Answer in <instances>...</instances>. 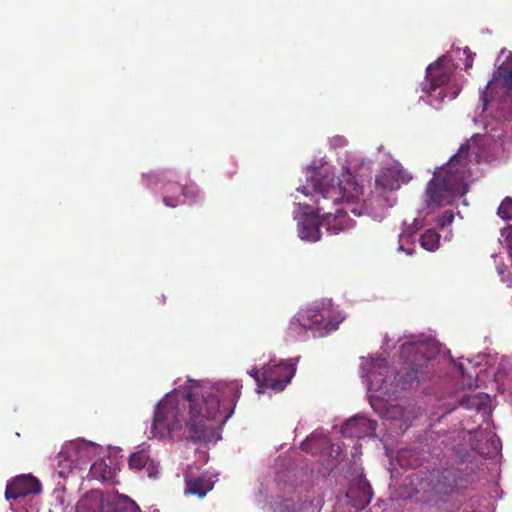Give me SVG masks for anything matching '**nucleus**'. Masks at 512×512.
<instances>
[{"mask_svg": "<svg viewBox=\"0 0 512 512\" xmlns=\"http://www.w3.org/2000/svg\"><path fill=\"white\" fill-rule=\"evenodd\" d=\"M155 405L149 438H185L216 443L241 396L239 380L211 381L187 378Z\"/></svg>", "mask_w": 512, "mask_h": 512, "instance_id": "nucleus-1", "label": "nucleus"}, {"mask_svg": "<svg viewBox=\"0 0 512 512\" xmlns=\"http://www.w3.org/2000/svg\"><path fill=\"white\" fill-rule=\"evenodd\" d=\"M512 119V53L500 66L480 93L472 121L486 130L475 133L462 144L449 161L437 168L425 190L427 209L435 210L452 204L468 192L467 180L472 176L470 165L486 159L482 146L490 142L504 143L503 125Z\"/></svg>", "mask_w": 512, "mask_h": 512, "instance_id": "nucleus-2", "label": "nucleus"}, {"mask_svg": "<svg viewBox=\"0 0 512 512\" xmlns=\"http://www.w3.org/2000/svg\"><path fill=\"white\" fill-rule=\"evenodd\" d=\"M441 351V345L424 334L405 337L400 347V367L391 370L383 357H362L361 378L367 386L372 409L382 418L398 422L404 431L415 417L412 407L388 404L398 393L417 387L432 374L433 358Z\"/></svg>", "mask_w": 512, "mask_h": 512, "instance_id": "nucleus-3", "label": "nucleus"}, {"mask_svg": "<svg viewBox=\"0 0 512 512\" xmlns=\"http://www.w3.org/2000/svg\"><path fill=\"white\" fill-rule=\"evenodd\" d=\"M306 185L297 188L309 198V202L297 203L293 213L297 222V235L305 242L315 243L321 239L320 226L324 225L330 235L352 228L355 222L347 211L339 208L340 200L352 203L361 192L353 186L349 192L341 183L335 185L334 168L327 164L311 165L306 168Z\"/></svg>", "mask_w": 512, "mask_h": 512, "instance_id": "nucleus-4", "label": "nucleus"}, {"mask_svg": "<svg viewBox=\"0 0 512 512\" xmlns=\"http://www.w3.org/2000/svg\"><path fill=\"white\" fill-rule=\"evenodd\" d=\"M461 63L465 69L472 67L473 55L467 48L453 49L429 64L420 84V100L438 110L446 100L455 99L465 82L464 77L457 73Z\"/></svg>", "mask_w": 512, "mask_h": 512, "instance_id": "nucleus-5", "label": "nucleus"}, {"mask_svg": "<svg viewBox=\"0 0 512 512\" xmlns=\"http://www.w3.org/2000/svg\"><path fill=\"white\" fill-rule=\"evenodd\" d=\"M360 165H364V161L357 155L349 154L342 163L341 177L335 176V185L341 183L347 187L349 192L353 191V186H357L361 191L352 203H347L345 199H341L339 208L346 210L347 213L351 212L355 216L368 215L374 220L381 221L386 217L388 210L396 204L397 198L394 193L378 189L377 186L374 187L367 198H362L363 186L355 179V174L358 172Z\"/></svg>", "mask_w": 512, "mask_h": 512, "instance_id": "nucleus-6", "label": "nucleus"}, {"mask_svg": "<svg viewBox=\"0 0 512 512\" xmlns=\"http://www.w3.org/2000/svg\"><path fill=\"white\" fill-rule=\"evenodd\" d=\"M345 316L331 300H321L300 309L290 320L287 336L304 341L310 331L314 337H325L338 329Z\"/></svg>", "mask_w": 512, "mask_h": 512, "instance_id": "nucleus-7", "label": "nucleus"}, {"mask_svg": "<svg viewBox=\"0 0 512 512\" xmlns=\"http://www.w3.org/2000/svg\"><path fill=\"white\" fill-rule=\"evenodd\" d=\"M101 453L100 446L90 441L78 439L67 442L55 457V472L64 480L74 475L82 477L81 472Z\"/></svg>", "mask_w": 512, "mask_h": 512, "instance_id": "nucleus-8", "label": "nucleus"}, {"mask_svg": "<svg viewBox=\"0 0 512 512\" xmlns=\"http://www.w3.org/2000/svg\"><path fill=\"white\" fill-rule=\"evenodd\" d=\"M41 491V483L36 477L22 474L7 483L5 497L12 512H39L37 497Z\"/></svg>", "mask_w": 512, "mask_h": 512, "instance_id": "nucleus-9", "label": "nucleus"}, {"mask_svg": "<svg viewBox=\"0 0 512 512\" xmlns=\"http://www.w3.org/2000/svg\"><path fill=\"white\" fill-rule=\"evenodd\" d=\"M143 180L148 187L163 184V203L169 208H175L184 203H197L203 198L197 185L190 184L183 187L172 182L171 172L143 174Z\"/></svg>", "mask_w": 512, "mask_h": 512, "instance_id": "nucleus-10", "label": "nucleus"}, {"mask_svg": "<svg viewBox=\"0 0 512 512\" xmlns=\"http://www.w3.org/2000/svg\"><path fill=\"white\" fill-rule=\"evenodd\" d=\"M76 512H139V508L127 496L105 499L100 491L91 490L77 502Z\"/></svg>", "mask_w": 512, "mask_h": 512, "instance_id": "nucleus-11", "label": "nucleus"}, {"mask_svg": "<svg viewBox=\"0 0 512 512\" xmlns=\"http://www.w3.org/2000/svg\"><path fill=\"white\" fill-rule=\"evenodd\" d=\"M299 358L277 359L272 358L262 368V380L265 388L273 391H283L291 382L296 373V365Z\"/></svg>", "mask_w": 512, "mask_h": 512, "instance_id": "nucleus-12", "label": "nucleus"}, {"mask_svg": "<svg viewBox=\"0 0 512 512\" xmlns=\"http://www.w3.org/2000/svg\"><path fill=\"white\" fill-rule=\"evenodd\" d=\"M301 449L312 455H319L326 468H332L343 453L340 443H333L323 432L315 431L301 443Z\"/></svg>", "mask_w": 512, "mask_h": 512, "instance_id": "nucleus-13", "label": "nucleus"}, {"mask_svg": "<svg viewBox=\"0 0 512 512\" xmlns=\"http://www.w3.org/2000/svg\"><path fill=\"white\" fill-rule=\"evenodd\" d=\"M463 440L468 438V446L479 455L495 457L501 450L500 439L490 429H473L462 431Z\"/></svg>", "mask_w": 512, "mask_h": 512, "instance_id": "nucleus-14", "label": "nucleus"}, {"mask_svg": "<svg viewBox=\"0 0 512 512\" xmlns=\"http://www.w3.org/2000/svg\"><path fill=\"white\" fill-rule=\"evenodd\" d=\"M491 364V358L485 354H478L474 358L461 357L454 363L455 373L461 378L463 387L472 388L479 385V373Z\"/></svg>", "mask_w": 512, "mask_h": 512, "instance_id": "nucleus-15", "label": "nucleus"}, {"mask_svg": "<svg viewBox=\"0 0 512 512\" xmlns=\"http://www.w3.org/2000/svg\"><path fill=\"white\" fill-rule=\"evenodd\" d=\"M412 176L406 172L401 164L396 160H391L383 166L375 179V186L378 189L393 193L398 190L402 184H407Z\"/></svg>", "mask_w": 512, "mask_h": 512, "instance_id": "nucleus-16", "label": "nucleus"}, {"mask_svg": "<svg viewBox=\"0 0 512 512\" xmlns=\"http://www.w3.org/2000/svg\"><path fill=\"white\" fill-rule=\"evenodd\" d=\"M376 427L377 423L374 420L367 418L365 415L358 414L343 424L341 433L345 437L358 439L373 437Z\"/></svg>", "mask_w": 512, "mask_h": 512, "instance_id": "nucleus-17", "label": "nucleus"}, {"mask_svg": "<svg viewBox=\"0 0 512 512\" xmlns=\"http://www.w3.org/2000/svg\"><path fill=\"white\" fill-rule=\"evenodd\" d=\"M424 226V218L422 216V212H419V215L413 219L411 223L404 221L401 227V233L398 238V247L397 250L399 252H403L408 256L413 255L415 251V238L416 233Z\"/></svg>", "mask_w": 512, "mask_h": 512, "instance_id": "nucleus-18", "label": "nucleus"}, {"mask_svg": "<svg viewBox=\"0 0 512 512\" xmlns=\"http://www.w3.org/2000/svg\"><path fill=\"white\" fill-rule=\"evenodd\" d=\"M129 466L134 470H144L151 479L158 478L160 474L159 462L152 459L145 448L134 452L129 458Z\"/></svg>", "mask_w": 512, "mask_h": 512, "instance_id": "nucleus-19", "label": "nucleus"}, {"mask_svg": "<svg viewBox=\"0 0 512 512\" xmlns=\"http://www.w3.org/2000/svg\"><path fill=\"white\" fill-rule=\"evenodd\" d=\"M459 405L468 410H475L485 419L491 411V398L487 393H475L465 395Z\"/></svg>", "mask_w": 512, "mask_h": 512, "instance_id": "nucleus-20", "label": "nucleus"}, {"mask_svg": "<svg viewBox=\"0 0 512 512\" xmlns=\"http://www.w3.org/2000/svg\"><path fill=\"white\" fill-rule=\"evenodd\" d=\"M214 487V481L208 475L185 476V494L203 498Z\"/></svg>", "mask_w": 512, "mask_h": 512, "instance_id": "nucleus-21", "label": "nucleus"}, {"mask_svg": "<svg viewBox=\"0 0 512 512\" xmlns=\"http://www.w3.org/2000/svg\"><path fill=\"white\" fill-rule=\"evenodd\" d=\"M89 474L92 479L110 484L115 478L116 467L108 464L104 459H100L90 466Z\"/></svg>", "mask_w": 512, "mask_h": 512, "instance_id": "nucleus-22", "label": "nucleus"}, {"mask_svg": "<svg viewBox=\"0 0 512 512\" xmlns=\"http://www.w3.org/2000/svg\"><path fill=\"white\" fill-rule=\"evenodd\" d=\"M495 382L503 391L512 390V359L503 358L494 375Z\"/></svg>", "mask_w": 512, "mask_h": 512, "instance_id": "nucleus-23", "label": "nucleus"}, {"mask_svg": "<svg viewBox=\"0 0 512 512\" xmlns=\"http://www.w3.org/2000/svg\"><path fill=\"white\" fill-rule=\"evenodd\" d=\"M422 248L435 251L439 248L440 235L434 229H428L419 239Z\"/></svg>", "mask_w": 512, "mask_h": 512, "instance_id": "nucleus-24", "label": "nucleus"}, {"mask_svg": "<svg viewBox=\"0 0 512 512\" xmlns=\"http://www.w3.org/2000/svg\"><path fill=\"white\" fill-rule=\"evenodd\" d=\"M274 512H277V510ZM280 512H314V507L312 503L309 502L295 503L290 500H285L280 505Z\"/></svg>", "mask_w": 512, "mask_h": 512, "instance_id": "nucleus-25", "label": "nucleus"}, {"mask_svg": "<svg viewBox=\"0 0 512 512\" xmlns=\"http://www.w3.org/2000/svg\"><path fill=\"white\" fill-rule=\"evenodd\" d=\"M409 453L410 452L407 450H403V451L399 452L397 461H398L399 465L404 468H415L419 463L418 459L414 458V457H408Z\"/></svg>", "mask_w": 512, "mask_h": 512, "instance_id": "nucleus-26", "label": "nucleus"}, {"mask_svg": "<svg viewBox=\"0 0 512 512\" xmlns=\"http://www.w3.org/2000/svg\"><path fill=\"white\" fill-rule=\"evenodd\" d=\"M358 486L363 496V504H368L372 497L371 487L369 483L364 478L358 479Z\"/></svg>", "mask_w": 512, "mask_h": 512, "instance_id": "nucleus-27", "label": "nucleus"}, {"mask_svg": "<svg viewBox=\"0 0 512 512\" xmlns=\"http://www.w3.org/2000/svg\"><path fill=\"white\" fill-rule=\"evenodd\" d=\"M248 374L257 382V393H264L265 385L262 380V372H260L257 368H253L248 371Z\"/></svg>", "mask_w": 512, "mask_h": 512, "instance_id": "nucleus-28", "label": "nucleus"}, {"mask_svg": "<svg viewBox=\"0 0 512 512\" xmlns=\"http://www.w3.org/2000/svg\"><path fill=\"white\" fill-rule=\"evenodd\" d=\"M454 214L452 211H445L438 219L437 225L439 228H445L453 222Z\"/></svg>", "mask_w": 512, "mask_h": 512, "instance_id": "nucleus-29", "label": "nucleus"}, {"mask_svg": "<svg viewBox=\"0 0 512 512\" xmlns=\"http://www.w3.org/2000/svg\"><path fill=\"white\" fill-rule=\"evenodd\" d=\"M497 272L501 277V281L506 284L507 287H512V278H510V274L505 272V269L501 265H497Z\"/></svg>", "mask_w": 512, "mask_h": 512, "instance_id": "nucleus-30", "label": "nucleus"}, {"mask_svg": "<svg viewBox=\"0 0 512 512\" xmlns=\"http://www.w3.org/2000/svg\"><path fill=\"white\" fill-rule=\"evenodd\" d=\"M329 143L332 147H344L347 145V139L343 136L337 135L332 137Z\"/></svg>", "mask_w": 512, "mask_h": 512, "instance_id": "nucleus-31", "label": "nucleus"}, {"mask_svg": "<svg viewBox=\"0 0 512 512\" xmlns=\"http://www.w3.org/2000/svg\"><path fill=\"white\" fill-rule=\"evenodd\" d=\"M465 450H466V448H464V447H462V448H456V453H457L458 455H460L461 457H463V456H464V455H463V451H465Z\"/></svg>", "mask_w": 512, "mask_h": 512, "instance_id": "nucleus-32", "label": "nucleus"}, {"mask_svg": "<svg viewBox=\"0 0 512 512\" xmlns=\"http://www.w3.org/2000/svg\"><path fill=\"white\" fill-rule=\"evenodd\" d=\"M148 512H159L157 508L151 507Z\"/></svg>", "mask_w": 512, "mask_h": 512, "instance_id": "nucleus-33", "label": "nucleus"}]
</instances>
